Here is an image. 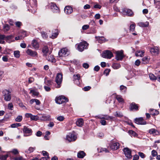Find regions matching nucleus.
I'll list each match as a JSON object with an SVG mask.
<instances>
[{
    "instance_id": "nucleus-1",
    "label": "nucleus",
    "mask_w": 160,
    "mask_h": 160,
    "mask_svg": "<svg viewBox=\"0 0 160 160\" xmlns=\"http://www.w3.org/2000/svg\"><path fill=\"white\" fill-rule=\"evenodd\" d=\"M76 45L78 46V50L80 52H82L84 49H87L88 44L86 42L83 41L77 44Z\"/></svg>"
},
{
    "instance_id": "nucleus-2",
    "label": "nucleus",
    "mask_w": 160,
    "mask_h": 160,
    "mask_svg": "<svg viewBox=\"0 0 160 160\" xmlns=\"http://www.w3.org/2000/svg\"><path fill=\"white\" fill-rule=\"evenodd\" d=\"M30 3L31 7L29 8V10L32 13L34 14L37 12V1L36 0H30Z\"/></svg>"
},
{
    "instance_id": "nucleus-3",
    "label": "nucleus",
    "mask_w": 160,
    "mask_h": 160,
    "mask_svg": "<svg viewBox=\"0 0 160 160\" xmlns=\"http://www.w3.org/2000/svg\"><path fill=\"white\" fill-rule=\"evenodd\" d=\"M56 102L58 104H61L68 102V99L63 96H61L55 98Z\"/></svg>"
},
{
    "instance_id": "nucleus-4",
    "label": "nucleus",
    "mask_w": 160,
    "mask_h": 160,
    "mask_svg": "<svg viewBox=\"0 0 160 160\" xmlns=\"http://www.w3.org/2000/svg\"><path fill=\"white\" fill-rule=\"evenodd\" d=\"M62 79V75L61 73H58L56 77L55 81L57 84L56 87L59 88L61 87Z\"/></svg>"
},
{
    "instance_id": "nucleus-5",
    "label": "nucleus",
    "mask_w": 160,
    "mask_h": 160,
    "mask_svg": "<svg viewBox=\"0 0 160 160\" xmlns=\"http://www.w3.org/2000/svg\"><path fill=\"white\" fill-rule=\"evenodd\" d=\"M69 54L68 50L66 48L61 49L58 52V55L60 57H66L68 56Z\"/></svg>"
},
{
    "instance_id": "nucleus-6",
    "label": "nucleus",
    "mask_w": 160,
    "mask_h": 160,
    "mask_svg": "<svg viewBox=\"0 0 160 160\" xmlns=\"http://www.w3.org/2000/svg\"><path fill=\"white\" fill-rule=\"evenodd\" d=\"M49 6L51 11L53 12L56 13L60 12V10L55 3L53 2H51L49 4Z\"/></svg>"
},
{
    "instance_id": "nucleus-7",
    "label": "nucleus",
    "mask_w": 160,
    "mask_h": 160,
    "mask_svg": "<svg viewBox=\"0 0 160 160\" xmlns=\"http://www.w3.org/2000/svg\"><path fill=\"white\" fill-rule=\"evenodd\" d=\"M4 100L6 101H10L11 98V93L8 90H5L3 92Z\"/></svg>"
},
{
    "instance_id": "nucleus-8",
    "label": "nucleus",
    "mask_w": 160,
    "mask_h": 160,
    "mask_svg": "<svg viewBox=\"0 0 160 160\" xmlns=\"http://www.w3.org/2000/svg\"><path fill=\"white\" fill-rule=\"evenodd\" d=\"M113 56L112 52L109 50H106L102 53V57L104 58L110 59Z\"/></svg>"
},
{
    "instance_id": "nucleus-9",
    "label": "nucleus",
    "mask_w": 160,
    "mask_h": 160,
    "mask_svg": "<svg viewBox=\"0 0 160 160\" xmlns=\"http://www.w3.org/2000/svg\"><path fill=\"white\" fill-rule=\"evenodd\" d=\"M77 139V137L73 133H69L67 136L66 139L69 142L74 141Z\"/></svg>"
},
{
    "instance_id": "nucleus-10",
    "label": "nucleus",
    "mask_w": 160,
    "mask_h": 160,
    "mask_svg": "<svg viewBox=\"0 0 160 160\" xmlns=\"http://www.w3.org/2000/svg\"><path fill=\"white\" fill-rule=\"evenodd\" d=\"M122 14L128 16H131L133 14L132 11L129 9L124 8L122 9Z\"/></svg>"
},
{
    "instance_id": "nucleus-11",
    "label": "nucleus",
    "mask_w": 160,
    "mask_h": 160,
    "mask_svg": "<svg viewBox=\"0 0 160 160\" xmlns=\"http://www.w3.org/2000/svg\"><path fill=\"white\" fill-rule=\"evenodd\" d=\"M123 51L121 50L120 51H117L116 52V59L117 60H121L123 58Z\"/></svg>"
},
{
    "instance_id": "nucleus-12",
    "label": "nucleus",
    "mask_w": 160,
    "mask_h": 160,
    "mask_svg": "<svg viewBox=\"0 0 160 160\" xmlns=\"http://www.w3.org/2000/svg\"><path fill=\"white\" fill-rule=\"evenodd\" d=\"M123 152L126 157L128 158H131V152L130 149L127 148H125L123 149Z\"/></svg>"
},
{
    "instance_id": "nucleus-13",
    "label": "nucleus",
    "mask_w": 160,
    "mask_h": 160,
    "mask_svg": "<svg viewBox=\"0 0 160 160\" xmlns=\"http://www.w3.org/2000/svg\"><path fill=\"white\" fill-rule=\"evenodd\" d=\"M26 53L28 55L31 57H35L38 56L37 52L35 51H33L32 50L28 49L26 51Z\"/></svg>"
},
{
    "instance_id": "nucleus-14",
    "label": "nucleus",
    "mask_w": 160,
    "mask_h": 160,
    "mask_svg": "<svg viewBox=\"0 0 160 160\" xmlns=\"http://www.w3.org/2000/svg\"><path fill=\"white\" fill-rule=\"evenodd\" d=\"M149 77L151 80H155L157 79L158 81L160 82V71L158 72L157 77L155 76L152 73L149 74Z\"/></svg>"
},
{
    "instance_id": "nucleus-15",
    "label": "nucleus",
    "mask_w": 160,
    "mask_h": 160,
    "mask_svg": "<svg viewBox=\"0 0 160 160\" xmlns=\"http://www.w3.org/2000/svg\"><path fill=\"white\" fill-rule=\"evenodd\" d=\"M135 122L139 124L145 125L146 124V122L143 120V119L142 118H136L135 119Z\"/></svg>"
},
{
    "instance_id": "nucleus-16",
    "label": "nucleus",
    "mask_w": 160,
    "mask_h": 160,
    "mask_svg": "<svg viewBox=\"0 0 160 160\" xmlns=\"http://www.w3.org/2000/svg\"><path fill=\"white\" fill-rule=\"evenodd\" d=\"M150 52L152 54L157 55L159 52V50L158 47H154L151 48Z\"/></svg>"
},
{
    "instance_id": "nucleus-17",
    "label": "nucleus",
    "mask_w": 160,
    "mask_h": 160,
    "mask_svg": "<svg viewBox=\"0 0 160 160\" xmlns=\"http://www.w3.org/2000/svg\"><path fill=\"white\" fill-rule=\"evenodd\" d=\"M65 12L67 14H69L73 12L72 8L69 6H66L64 8Z\"/></svg>"
},
{
    "instance_id": "nucleus-18",
    "label": "nucleus",
    "mask_w": 160,
    "mask_h": 160,
    "mask_svg": "<svg viewBox=\"0 0 160 160\" xmlns=\"http://www.w3.org/2000/svg\"><path fill=\"white\" fill-rule=\"evenodd\" d=\"M119 147V144L118 142L112 143L110 145V147L111 149L113 150L118 149Z\"/></svg>"
},
{
    "instance_id": "nucleus-19",
    "label": "nucleus",
    "mask_w": 160,
    "mask_h": 160,
    "mask_svg": "<svg viewBox=\"0 0 160 160\" xmlns=\"http://www.w3.org/2000/svg\"><path fill=\"white\" fill-rule=\"evenodd\" d=\"M32 45L33 48L36 49H38L39 47V44L35 40H33L32 42Z\"/></svg>"
},
{
    "instance_id": "nucleus-20",
    "label": "nucleus",
    "mask_w": 160,
    "mask_h": 160,
    "mask_svg": "<svg viewBox=\"0 0 160 160\" xmlns=\"http://www.w3.org/2000/svg\"><path fill=\"white\" fill-rule=\"evenodd\" d=\"M138 104L134 102H132L130 105V109L131 110H133V109L137 110H138Z\"/></svg>"
},
{
    "instance_id": "nucleus-21",
    "label": "nucleus",
    "mask_w": 160,
    "mask_h": 160,
    "mask_svg": "<svg viewBox=\"0 0 160 160\" xmlns=\"http://www.w3.org/2000/svg\"><path fill=\"white\" fill-rule=\"evenodd\" d=\"M149 133L151 134H153L154 135H158L159 132L154 128H151L149 130Z\"/></svg>"
},
{
    "instance_id": "nucleus-22",
    "label": "nucleus",
    "mask_w": 160,
    "mask_h": 160,
    "mask_svg": "<svg viewBox=\"0 0 160 160\" xmlns=\"http://www.w3.org/2000/svg\"><path fill=\"white\" fill-rule=\"evenodd\" d=\"M77 125L79 127H82L83 124V121L82 118H80L77 120L76 122Z\"/></svg>"
},
{
    "instance_id": "nucleus-23",
    "label": "nucleus",
    "mask_w": 160,
    "mask_h": 160,
    "mask_svg": "<svg viewBox=\"0 0 160 160\" xmlns=\"http://www.w3.org/2000/svg\"><path fill=\"white\" fill-rule=\"evenodd\" d=\"M150 58L148 57H145L142 58V62L144 64H146L149 62Z\"/></svg>"
},
{
    "instance_id": "nucleus-24",
    "label": "nucleus",
    "mask_w": 160,
    "mask_h": 160,
    "mask_svg": "<svg viewBox=\"0 0 160 160\" xmlns=\"http://www.w3.org/2000/svg\"><path fill=\"white\" fill-rule=\"evenodd\" d=\"M42 52L44 54V55L46 56L48 53V49L47 46H44L42 49Z\"/></svg>"
},
{
    "instance_id": "nucleus-25",
    "label": "nucleus",
    "mask_w": 160,
    "mask_h": 160,
    "mask_svg": "<svg viewBox=\"0 0 160 160\" xmlns=\"http://www.w3.org/2000/svg\"><path fill=\"white\" fill-rule=\"evenodd\" d=\"M58 34V30L55 29L52 31V34L50 37L52 39L55 38L57 36Z\"/></svg>"
},
{
    "instance_id": "nucleus-26",
    "label": "nucleus",
    "mask_w": 160,
    "mask_h": 160,
    "mask_svg": "<svg viewBox=\"0 0 160 160\" xmlns=\"http://www.w3.org/2000/svg\"><path fill=\"white\" fill-rule=\"evenodd\" d=\"M23 131V132L26 133H30L32 132L31 129L28 128L25 126L24 127Z\"/></svg>"
},
{
    "instance_id": "nucleus-27",
    "label": "nucleus",
    "mask_w": 160,
    "mask_h": 160,
    "mask_svg": "<svg viewBox=\"0 0 160 160\" xmlns=\"http://www.w3.org/2000/svg\"><path fill=\"white\" fill-rule=\"evenodd\" d=\"M86 155L85 153L83 151H81L78 153V157L80 158H82Z\"/></svg>"
},
{
    "instance_id": "nucleus-28",
    "label": "nucleus",
    "mask_w": 160,
    "mask_h": 160,
    "mask_svg": "<svg viewBox=\"0 0 160 160\" xmlns=\"http://www.w3.org/2000/svg\"><path fill=\"white\" fill-rule=\"evenodd\" d=\"M39 118L42 121H46L48 120L49 118V116H48L44 114L42 115H39Z\"/></svg>"
},
{
    "instance_id": "nucleus-29",
    "label": "nucleus",
    "mask_w": 160,
    "mask_h": 160,
    "mask_svg": "<svg viewBox=\"0 0 160 160\" xmlns=\"http://www.w3.org/2000/svg\"><path fill=\"white\" fill-rule=\"evenodd\" d=\"M154 2L156 8H157L159 12H160V1L154 0Z\"/></svg>"
},
{
    "instance_id": "nucleus-30",
    "label": "nucleus",
    "mask_w": 160,
    "mask_h": 160,
    "mask_svg": "<svg viewBox=\"0 0 160 160\" xmlns=\"http://www.w3.org/2000/svg\"><path fill=\"white\" fill-rule=\"evenodd\" d=\"M145 52L144 51H138L135 53V55L136 56H140L141 57L144 56V54Z\"/></svg>"
},
{
    "instance_id": "nucleus-31",
    "label": "nucleus",
    "mask_w": 160,
    "mask_h": 160,
    "mask_svg": "<svg viewBox=\"0 0 160 160\" xmlns=\"http://www.w3.org/2000/svg\"><path fill=\"white\" fill-rule=\"evenodd\" d=\"M138 25L142 27H147L149 25V23L148 22H140L138 23Z\"/></svg>"
},
{
    "instance_id": "nucleus-32",
    "label": "nucleus",
    "mask_w": 160,
    "mask_h": 160,
    "mask_svg": "<svg viewBox=\"0 0 160 160\" xmlns=\"http://www.w3.org/2000/svg\"><path fill=\"white\" fill-rule=\"evenodd\" d=\"M116 98L120 103H122L124 102V99L121 95H117L116 96Z\"/></svg>"
},
{
    "instance_id": "nucleus-33",
    "label": "nucleus",
    "mask_w": 160,
    "mask_h": 160,
    "mask_svg": "<svg viewBox=\"0 0 160 160\" xmlns=\"http://www.w3.org/2000/svg\"><path fill=\"white\" fill-rule=\"evenodd\" d=\"M104 117L100 118V119H103L107 120H112L113 118V117L107 115H103Z\"/></svg>"
},
{
    "instance_id": "nucleus-34",
    "label": "nucleus",
    "mask_w": 160,
    "mask_h": 160,
    "mask_svg": "<svg viewBox=\"0 0 160 160\" xmlns=\"http://www.w3.org/2000/svg\"><path fill=\"white\" fill-rule=\"evenodd\" d=\"M46 58L47 60L49 61L54 62L55 61V59L53 57V56L52 55H50V54L49 56Z\"/></svg>"
},
{
    "instance_id": "nucleus-35",
    "label": "nucleus",
    "mask_w": 160,
    "mask_h": 160,
    "mask_svg": "<svg viewBox=\"0 0 160 160\" xmlns=\"http://www.w3.org/2000/svg\"><path fill=\"white\" fill-rule=\"evenodd\" d=\"M30 93H32L34 96H38L39 94V92L35 90H30Z\"/></svg>"
},
{
    "instance_id": "nucleus-36",
    "label": "nucleus",
    "mask_w": 160,
    "mask_h": 160,
    "mask_svg": "<svg viewBox=\"0 0 160 160\" xmlns=\"http://www.w3.org/2000/svg\"><path fill=\"white\" fill-rule=\"evenodd\" d=\"M150 111L151 112V114L152 115H155L158 114L159 113V112L156 110L151 109Z\"/></svg>"
},
{
    "instance_id": "nucleus-37",
    "label": "nucleus",
    "mask_w": 160,
    "mask_h": 160,
    "mask_svg": "<svg viewBox=\"0 0 160 160\" xmlns=\"http://www.w3.org/2000/svg\"><path fill=\"white\" fill-rule=\"evenodd\" d=\"M96 38L98 41L100 43H102L105 40V38L103 37H96Z\"/></svg>"
},
{
    "instance_id": "nucleus-38",
    "label": "nucleus",
    "mask_w": 160,
    "mask_h": 160,
    "mask_svg": "<svg viewBox=\"0 0 160 160\" xmlns=\"http://www.w3.org/2000/svg\"><path fill=\"white\" fill-rule=\"evenodd\" d=\"M35 148H36L35 147H30L28 149L25 151V152L28 153H31L32 152L35 150Z\"/></svg>"
},
{
    "instance_id": "nucleus-39",
    "label": "nucleus",
    "mask_w": 160,
    "mask_h": 160,
    "mask_svg": "<svg viewBox=\"0 0 160 160\" xmlns=\"http://www.w3.org/2000/svg\"><path fill=\"white\" fill-rule=\"evenodd\" d=\"M121 67L120 64L118 63H114L112 64V67L114 69H117Z\"/></svg>"
},
{
    "instance_id": "nucleus-40",
    "label": "nucleus",
    "mask_w": 160,
    "mask_h": 160,
    "mask_svg": "<svg viewBox=\"0 0 160 160\" xmlns=\"http://www.w3.org/2000/svg\"><path fill=\"white\" fill-rule=\"evenodd\" d=\"M128 132L132 137H136L138 136L137 133L133 131L129 130Z\"/></svg>"
},
{
    "instance_id": "nucleus-41",
    "label": "nucleus",
    "mask_w": 160,
    "mask_h": 160,
    "mask_svg": "<svg viewBox=\"0 0 160 160\" xmlns=\"http://www.w3.org/2000/svg\"><path fill=\"white\" fill-rule=\"evenodd\" d=\"M39 118V117L37 115L35 116L33 115L32 114L31 119L32 120L37 121L38 119Z\"/></svg>"
},
{
    "instance_id": "nucleus-42",
    "label": "nucleus",
    "mask_w": 160,
    "mask_h": 160,
    "mask_svg": "<svg viewBox=\"0 0 160 160\" xmlns=\"http://www.w3.org/2000/svg\"><path fill=\"white\" fill-rule=\"evenodd\" d=\"M5 38V36L4 35L0 34V43H4L5 42L3 40V39Z\"/></svg>"
},
{
    "instance_id": "nucleus-43",
    "label": "nucleus",
    "mask_w": 160,
    "mask_h": 160,
    "mask_svg": "<svg viewBox=\"0 0 160 160\" xmlns=\"http://www.w3.org/2000/svg\"><path fill=\"white\" fill-rule=\"evenodd\" d=\"M120 90L122 92H125L126 91L127 88L123 85H121L120 86Z\"/></svg>"
},
{
    "instance_id": "nucleus-44",
    "label": "nucleus",
    "mask_w": 160,
    "mask_h": 160,
    "mask_svg": "<svg viewBox=\"0 0 160 160\" xmlns=\"http://www.w3.org/2000/svg\"><path fill=\"white\" fill-rule=\"evenodd\" d=\"M41 34L42 38L44 39H46L48 37L47 33L44 32H41Z\"/></svg>"
},
{
    "instance_id": "nucleus-45",
    "label": "nucleus",
    "mask_w": 160,
    "mask_h": 160,
    "mask_svg": "<svg viewBox=\"0 0 160 160\" xmlns=\"http://www.w3.org/2000/svg\"><path fill=\"white\" fill-rule=\"evenodd\" d=\"M10 29L9 26L8 25L6 24L3 27V29L4 32L8 31Z\"/></svg>"
},
{
    "instance_id": "nucleus-46",
    "label": "nucleus",
    "mask_w": 160,
    "mask_h": 160,
    "mask_svg": "<svg viewBox=\"0 0 160 160\" xmlns=\"http://www.w3.org/2000/svg\"><path fill=\"white\" fill-rule=\"evenodd\" d=\"M45 82L47 85L49 86L52 85V81L50 80H45Z\"/></svg>"
},
{
    "instance_id": "nucleus-47",
    "label": "nucleus",
    "mask_w": 160,
    "mask_h": 160,
    "mask_svg": "<svg viewBox=\"0 0 160 160\" xmlns=\"http://www.w3.org/2000/svg\"><path fill=\"white\" fill-rule=\"evenodd\" d=\"M80 76L79 74L74 75L73 76V80H77L79 81L80 79Z\"/></svg>"
},
{
    "instance_id": "nucleus-48",
    "label": "nucleus",
    "mask_w": 160,
    "mask_h": 160,
    "mask_svg": "<svg viewBox=\"0 0 160 160\" xmlns=\"http://www.w3.org/2000/svg\"><path fill=\"white\" fill-rule=\"evenodd\" d=\"M20 52L18 51H15L14 52V56L17 58H19L20 57Z\"/></svg>"
},
{
    "instance_id": "nucleus-49",
    "label": "nucleus",
    "mask_w": 160,
    "mask_h": 160,
    "mask_svg": "<svg viewBox=\"0 0 160 160\" xmlns=\"http://www.w3.org/2000/svg\"><path fill=\"white\" fill-rule=\"evenodd\" d=\"M114 116L116 117L121 118L122 117L123 115L120 112H116L115 113Z\"/></svg>"
},
{
    "instance_id": "nucleus-50",
    "label": "nucleus",
    "mask_w": 160,
    "mask_h": 160,
    "mask_svg": "<svg viewBox=\"0 0 160 160\" xmlns=\"http://www.w3.org/2000/svg\"><path fill=\"white\" fill-rule=\"evenodd\" d=\"M22 116L19 115L15 119V121L17 122H20L22 120Z\"/></svg>"
},
{
    "instance_id": "nucleus-51",
    "label": "nucleus",
    "mask_w": 160,
    "mask_h": 160,
    "mask_svg": "<svg viewBox=\"0 0 160 160\" xmlns=\"http://www.w3.org/2000/svg\"><path fill=\"white\" fill-rule=\"evenodd\" d=\"M135 25L134 24H131L130 26V30L131 31H134L135 29Z\"/></svg>"
},
{
    "instance_id": "nucleus-52",
    "label": "nucleus",
    "mask_w": 160,
    "mask_h": 160,
    "mask_svg": "<svg viewBox=\"0 0 160 160\" xmlns=\"http://www.w3.org/2000/svg\"><path fill=\"white\" fill-rule=\"evenodd\" d=\"M12 159L13 160H23L24 159L22 157L19 156L18 157L13 158Z\"/></svg>"
},
{
    "instance_id": "nucleus-53",
    "label": "nucleus",
    "mask_w": 160,
    "mask_h": 160,
    "mask_svg": "<svg viewBox=\"0 0 160 160\" xmlns=\"http://www.w3.org/2000/svg\"><path fill=\"white\" fill-rule=\"evenodd\" d=\"M105 152L106 153L108 152H109L108 150L106 148H101L100 150V151L99 152Z\"/></svg>"
},
{
    "instance_id": "nucleus-54",
    "label": "nucleus",
    "mask_w": 160,
    "mask_h": 160,
    "mask_svg": "<svg viewBox=\"0 0 160 160\" xmlns=\"http://www.w3.org/2000/svg\"><path fill=\"white\" fill-rule=\"evenodd\" d=\"M13 108V106L12 103H9L8 104V108L9 110H12Z\"/></svg>"
},
{
    "instance_id": "nucleus-55",
    "label": "nucleus",
    "mask_w": 160,
    "mask_h": 160,
    "mask_svg": "<svg viewBox=\"0 0 160 160\" xmlns=\"http://www.w3.org/2000/svg\"><path fill=\"white\" fill-rule=\"evenodd\" d=\"M57 119L60 121H62L64 119V118L63 116H60L57 118Z\"/></svg>"
},
{
    "instance_id": "nucleus-56",
    "label": "nucleus",
    "mask_w": 160,
    "mask_h": 160,
    "mask_svg": "<svg viewBox=\"0 0 160 160\" xmlns=\"http://www.w3.org/2000/svg\"><path fill=\"white\" fill-rule=\"evenodd\" d=\"M42 153L43 156H46L47 158H49L48 153L47 152L45 151H43L42 152Z\"/></svg>"
},
{
    "instance_id": "nucleus-57",
    "label": "nucleus",
    "mask_w": 160,
    "mask_h": 160,
    "mask_svg": "<svg viewBox=\"0 0 160 160\" xmlns=\"http://www.w3.org/2000/svg\"><path fill=\"white\" fill-rule=\"evenodd\" d=\"M110 71V70L109 69H106L105 70L104 72V73L105 74L106 76L108 75L109 72Z\"/></svg>"
},
{
    "instance_id": "nucleus-58",
    "label": "nucleus",
    "mask_w": 160,
    "mask_h": 160,
    "mask_svg": "<svg viewBox=\"0 0 160 160\" xmlns=\"http://www.w3.org/2000/svg\"><path fill=\"white\" fill-rule=\"evenodd\" d=\"M152 155L153 157H155L157 155V152L155 150H153L152 152Z\"/></svg>"
},
{
    "instance_id": "nucleus-59",
    "label": "nucleus",
    "mask_w": 160,
    "mask_h": 160,
    "mask_svg": "<svg viewBox=\"0 0 160 160\" xmlns=\"http://www.w3.org/2000/svg\"><path fill=\"white\" fill-rule=\"evenodd\" d=\"M34 78H33L32 77H30L28 78V82L29 83H32V82H33L34 81Z\"/></svg>"
},
{
    "instance_id": "nucleus-60",
    "label": "nucleus",
    "mask_w": 160,
    "mask_h": 160,
    "mask_svg": "<svg viewBox=\"0 0 160 160\" xmlns=\"http://www.w3.org/2000/svg\"><path fill=\"white\" fill-rule=\"evenodd\" d=\"M11 152L14 154H17L18 153V152L17 149H14Z\"/></svg>"
},
{
    "instance_id": "nucleus-61",
    "label": "nucleus",
    "mask_w": 160,
    "mask_h": 160,
    "mask_svg": "<svg viewBox=\"0 0 160 160\" xmlns=\"http://www.w3.org/2000/svg\"><path fill=\"white\" fill-rule=\"evenodd\" d=\"M89 28V25H85L82 26V28L83 30H85L88 28Z\"/></svg>"
},
{
    "instance_id": "nucleus-62",
    "label": "nucleus",
    "mask_w": 160,
    "mask_h": 160,
    "mask_svg": "<svg viewBox=\"0 0 160 160\" xmlns=\"http://www.w3.org/2000/svg\"><path fill=\"white\" fill-rule=\"evenodd\" d=\"M14 37V36L13 35H10L6 37L5 36V38H6L7 40H10L12 39Z\"/></svg>"
},
{
    "instance_id": "nucleus-63",
    "label": "nucleus",
    "mask_w": 160,
    "mask_h": 160,
    "mask_svg": "<svg viewBox=\"0 0 160 160\" xmlns=\"http://www.w3.org/2000/svg\"><path fill=\"white\" fill-rule=\"evenodd\" d=\"M44 88L45 89V90L47 92L50 91L51 90V88L48 86H44Z\"/></svg>"
},
{
    "instance_id": "nucleus-64",
    "label": "nucleus",
    "mask_w": 160,
    "mask_h": 160,
    "mask_svg": "<svg viewBox=\"0 0 160 160\" xmlns=\"http://www.w3.org/2000/svg\"><path fill=\"white\" fill-rule=\"evenodd\" d=\"M139 155L142 158H145V155L142 152H139L138 153Z\"/></svg>"
}]
</instances>
